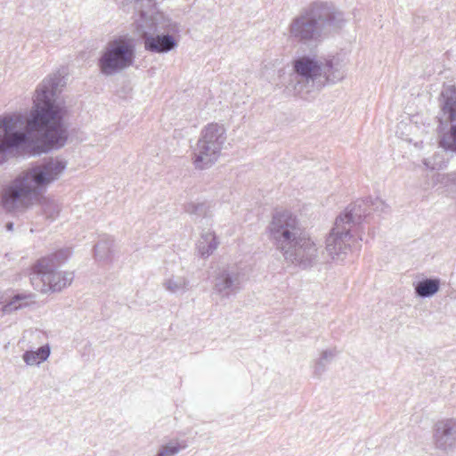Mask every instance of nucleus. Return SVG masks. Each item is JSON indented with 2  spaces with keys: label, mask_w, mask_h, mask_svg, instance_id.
I'll use <instances>...</instances> for the list:
<instances>
[{
  "label": "nucleus",
  "mask_w": 456,
  "mask_h": 456,
  "mask_svg": "<svg viewBox=\"0 0 456 456\" xmlns=\"http://www.w3.org/2000/svg\"><path fill=\"white\" fill-rule=\"evenodd\" d=\"M63 86V77L52 74L38 86L27 118L20 113L0 116V165L20 151L39 155L65 144L66 110L64 102L58 96L59 88Z\"/></svg>",
  "instance_id": "nucleus-1"
},
{
  "label": "nucleus",
  "mask_w": 456,
  "mask_h": 456,
  "mask_svg": "<svg viewBox=\"0 0 456 456\" xmlns=\"http://www.w3.org/2000/svg\"><path fill=\"white\" fill-rule=\"evenodd\" d=\"M267 232L269 239L286 262L304 270L319 263L322 245L304 232L297 218L289 211L275 212Z\"/></svg>",
  "instance_id": "nucleus-2"
},
{
  "label": "nucleus",
  "mask_w": 456,
  "mask_h": 456,
  "mask_svg": "<svg viewBox=\"0 0 456 456\" xmlns=\"http://www.w3.org/2000/svg\"><path fill=\"white\" fill-rule=\"evenodd\" d=\"M67 167L61 158H48L20 174L4 188L1 203L7 212H19L37 202L53 182L59 180Z\"/></svg>",
  "instance_id": "nucleus-3"
},
{
  "label": "nucleus",
  "mask_w": 456,
  "mask_h": 456,
  "mask_svg": "<svg viewBox=\"0 0 456 456\" xmlns=\"http://www.w3.org/2000/svg\"><path fill=\"white\" fill-rule=\"evenodd\" d=\"M292 67L293 72L283 84L284 90L301 98L321 91L326 85L337 84L346 77L343 65L334 58L304 55L295 59Z\"/></svg>",
  "instance_id": "nucleus-4"
},
{
  "label": "nucleus",
  "mask_w": 456,
  "mask_h": 456,
  "mask_svg": "<svg viewBox=\"0 0 456 456\" xmlns=\"http://www.w3.org/2000/svg\"><path fill=\"white\" fill-rule=\"evenodd\" d=\"M344 23L343 13L333 4L316 1L291 20L289 36L297 43L317 45L329 34L340 29Z\"/></svg>",
  "instance_id": "nucleus-5"
},
{
  "label": "nucleus",
  "mask_w": 456,
  "mask_h": 456,
  "mask_svg": "<svg viewBox=\"0 0 456 456\" xmlns=\"http://www.w3.org/2000/svg\"><path fill=\"white\" fill-rule=\"evenodd\" d=\"M226 129L218 123L207 125L192 147L191 162L198 170L211 167L220 158L226 142Z\"/></svg>",
  "instance_id": "nucleus-6"
},
{
  "label": "nucleus",
  "mask_w": 456,
  "mask_h": 456,
  "mask_svg": "<svg viewBox=\"0 0 456 456\" xmlns=\"http://www.w3.org/2000/svg\"><path fill=\"white\" fill-rule=\"evenodd\" d=\"M135 59V43L132 37L121 36L104 46L98 65L105 76H113L131 67Z\"/></svg>",
  "instance_id": "nucleus-7"
},
{
  "label": "nucleus",
  "mask_w": 456,
  "mask_h": 456,
  "mask_svg": "<svg viewBox=\"0 0 456 456\" xmlns=\"http://www.w3.org/2000/svg\"><path fill=\"white\" fill-rule=\"evenodd\" d=\"M357 231L346 224L342 218H336L334 226L326 240V250L334 258L343 257L354 242Z\"/></svg>",
  "instance_id": "nucleus-8"
},
{
  "label": "nucleus",
  "mask_w": 456,
  "mask_h": 456,
  "mask_svg": "<svg viewBox=\"0 0 456 456\" xmlns=\"http://www.w3.org/2000/svg\"><path fill=\"white\" fill-rule=\"evenodd\" d=\"M247 280L245 271L238 265L227 266L219 271L214 280L213 293L221 299L237 294Z\"/></svg>",
  "instance_id": "nucleus-9"
},
{
  "label": "nucleus",
  "mask_w": 456,
  "mask_h": 456,
  "mask_svg": "<svg viewBox=\"0 0 456 456\" xmlns=\"http://www.w3.org/2000/svg\"><path fill=\"white\" fill-rule=\"evenodd\" d=\"M74 279L72 272L33 271L30 281L33 288L42 293L61 291L71 284Z\"/></svg>",
  "instance_id": "nucleus-10"
},
{
  "label": "nucleus",
  "mask_w": 456,
  "mask_h": 456,
  "mask_svg": "<svg viewBox=\"0 0 456 456\" xmlns=\"http://www.w3.org/2000/svg\"><path fill=\"white\" fill-rule=\"evenodd\" d=\"M432 438L437 450L448 452L456 448V419L446 418L436 421Z\"/></svg>",
  "instance_id": "nucleus-11"
},
{
  "label": "nucleus",
  "mask_w": 456,
  "mask_h": 456,
  "mask_svg": "<svg viewBox=\"0 0 456 456\" xmlns=\"http://www.w3.org/2000/svg\"><path fill=\"white\" fill-rule=\"evenodd\" d=\"M370 213L369 200H357L349 205L337 218H342L343 222L355 231Z\"/></svg>",
  "instance_id": "nucleus-12"
},
{
  "label": "nucleus",
  "mask_w": 456,
  "mask_h": 456,
  "mask_svg": "<svg viewBox=\"0 0 456 456\" xmlns=\"http://www.w3.org/2000/svg\"><path fill=\"white\" fill-rule=\"evenodd\" d=\"M440 116L438 120L441 124L456 123V87L453 85L444 86L439 97Z\"/></svg>",
  "instance_id": "nucleus-13"
},
{
  "label": "nucleus",
  "mask_w": 456,
  "mask_h": 456,
  "mask_svg": "<svg viewBox=\"0 0 456 456\" xmlns=\"http://www.w3.org/2000/svg\"><path fill=\"white\" fill-rule=\"evenodd\" d=\"M36 304V295L28 292H19L10 297L9 300L3 304L0 311L3 314H10L18 310L30 307Z\"/></svg>",
  "instance_id": "nucleus-14"
},
{
  "label": "nucleus",
  "mask_w": 456,
  "mask_h": 456,
  "mask_svg": "<svg viewBox=\"0 0 456 456\" xmlns=\"http://www.w3.org/2000/svg\"><path fill=\"white\" fill-rule=\"evenodd\" d=\"M69 248H61L56 252L42 257L34 265L33 271H53L58 266L65 263L70 256Z\"/></svg>",
  "instance_id": "nucleus-15"
},
{
  "label": "nucleus",
  "mask_w": 456,
  "mask_h": 456,
  "mask_svg": "<svg viewBox=\"0 0 456 456\" xmlns=\"http://www.w3.org/2000/svg\"><path fill=\"white\" fill-rule=\"evenodd\" d=\"M162 287L170 294L183 295L191 289V283L187 276L172 273L164 279Z\"/></svg>",
  "instance_id": "nucleus-16"
},
{
  "label": "nucleus",
  "mask_w": 456,
  "mask_h": 456,
  "mask_svg": "<svg viewBox=\"0 0 456 456\" xmlns=\"http://www.w3.org/2000/svg\"><path fill=\"white\" fill-rule=\"evenodd\" d=\"M219 242L216 234L211 231L201 233L197 243V250L201 257L207 258L217 248Z\"/></svg>",
  "instance_id": "nucleus-17"
},
{
  "label": "nucleus",
  "mask_w": 456,
  "mask_h": 456,
  "mask_svg": "<svg viewBox=\"0 0 456 456\" xmlns=\"http://www.w3.org/2000/svg\"><path fill=\"white\" fill-rule=\"evenodd\" d=\"M440 280L438 278H426L414 285L415 294L422 298L431 297L439 291Z\"/></svg>",
  "instance_id": "nucleus-18"
},
{
  "label": "nucleus",
  "mask_w": 456,
  "mask_h": 456,
  "mask_svg": "<svg viewBox=\"0 0 456 456\" xmlns=\"http://www.w3.org/2000/svg\"><path fill=\"white\" fill-rule=\"evenodd\" d=\"M187 447L186 440L173 438L161 444L155 456H176Z\"/></svg>",
  "instance_id": "nucleus-19"
},
{
  "label": "nucleus",
  "mask_w": 456,
  "mask_h": 456,
  "mask_svg": "<svg viewBox=\"0 0 456 456\" xmlns=\"http://www.w3.org/2000/svg\"><path fill=\"white\" fill-rule=\"evenodd\" d=\"M338 354V352L336 348L322 351L319 358L314 362V376L320 378L326 371L328 365L334 360Z\"/></svg>",
  "instance_id": "nucleus-20"
},
{
  "label": "nucleus",
  "mask_w": 456,
  "mask_h": 456,
  "mask_svg": "<svg viewBox=\"0 0 456 456\" xmlns=\"http://www.w3.org/2000/svg\"><path fill=\"white\" fill-rule=\"evenodd\" d=\"M50 353L49 345H45L36 351H26L22 355V359L29 366L38 365L48 359Z\"/></svg>",
  "instance_id": "nucleus-21"
},
{
  "label": "nucleus",
  "mask_w": 456,
  "mask_h": 456,
  "mask_svg": "<svg viewBox=\"0 0 456 456\" xmlns=\"http://www.w3.org/2000/svg\"><path fill=\"white\" fill-rule=\"evenodd\" d=\"M114 245V240L110 238L102 239L95 246H94V256L98 261H108L110 259L112 256V248Z\"/></svg>",
  "instance_id": "nucleus-22"
},
{
  "label": "nucleus",
  "mask_w": 456,
  "mask_h": 456,
  "mask_svg": "<svg viewBox=\"0 0 456 456\" xmlns=\"http://www.w3.org/2000/svg\"><path fill=\"white\" fill-rule=\"evenodd\" d=\"M441 185L447 190L456 191V172L436 174L432 177V185Z\"/></svg>",
  "instance_id": "nucleus-23"
},
{
  "label": "nucleus",
  "mask_w": 456,
  "mask_h": 456,
  "mask_svg": "<svg viewBox=\"0 0 456 456\" xmlns=\"http://www.w3.org/2000/svg\"><path fill=\"white\" fill-rule=\"evenodd\" d=\"M439 145L444 151L456 154V123L452 125L449 131L442 134Z\"/></svg>",
  "instance_id": "nucleus-24"
},
{
  "label": "nucleus",
  "mask_w": 456,
  "mask_h": 456,
  "mask_svg": "<svg viewBox=\"0 0 456 456\" xmlns=\"http://www.w3.org/2000/svg\"><path fill=\"white\" fill-rule=\"evenodd\" d=\"M185 211L195 217H207L209 212V206L205 202H190L185 206Z\"/></svg>",
  "instance_id": "nucleus-25"
},
{
  "label": "nucleus",
  "mask_w": 456,
  "mask_h": 456,
  "mask_svg": "<svg viewBox=\"0 0 456 456\" xmlns=\"http://www.w3.org/2000/svg\"><path fill=\"white\" fill-rule=\"evenodd\" d=\"M370 210L385 212L387 205L379 198H368Z\"/></svg>",
  "instance_id": "nucleus-26"
},
{
  "label": "nucleus",
  "mask_w": 456,
  "mask_h": 456,
  "mask_svg": "<svg viewBox=\"0 0 456 456\" xmlns=\"http://www.w3.org/2000/svg\"><path fill=\"white\" fill-rule=\"evenodd\" d=\"M423 163H424V165H425L428 168H431V169H434V168H435V167H434V166H430L429 161H428V159H425V160L423 161Z\"/></svg>",
  "instance_id": "nucleus-27"
},
{
  "label": "nucleus",
  "mask_w": 456,
  "mask_h": 456,
  "mask_svg": "<svg viewBox=\"0 0 456 456\" xmlns=\"http://www.w3.org/2000/svg\"><path fill=\"white\" fill-rule=\"evenodd\" d=\"M6 228L9 231H12L13 229V224L12 223H7Z\"/></svg>",
  "instance_id": "nucleus-28"
}]
</instances>
